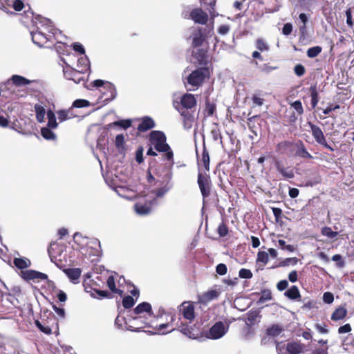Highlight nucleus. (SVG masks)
<instances>
[{
	"label": "nucleus",
	"mask_w": 354,
	"mask_h": 354,
	"mask_svg": "<svg viewBox=\"0 0 354 354\" xmlns=\"http://www.w3.org/2000/svg\"><path fill=\"white\" fill-rule=\"evenodd\" d=\"M35 30H31L30 34L34 44L43 46L48 41L53 40L57 32L50 19L39 16L35 18Z\"/></svg>",
	"instance_id": "obj_1"
},
{
	"label": "nucleus",
	"mask_w": 354,
	"mask_h": 354,
	"mask_svg": "<svg viewBox=\"0 0 354 354\" xmlns=\"http://www.w3.org/2000/svg\"><path fill=\"white\" fill-rule=\"evenodd\" d=\"M74 241L81 246V252L91 261H95L100 256V242L95 238H88L80 232L73 235Z\"/></svg>",
	"instance_id": "obj_2"
},
{
	"label": "nucleus",
	"mask_w": 354,
	"mask_h": 354,
	"mask_svg": "<svg viewBox=\"0 0 354 354\" xmlns=\"http://www.w3.org/2000/svg\"><path fill=\"white\" fill-rule=\"evenodd\" d=\"M165 135L159 131H153L150 133V142L151 146L158 151V152L164 153L163 158L165 160L171 162V164H174V153L166 142Z\"/></svg>",
	"instance_id": "obj_3"
},
{
	"label": "nucleus",
	"mask_w": 354,
	"mask_h": 354,
	"mask_svg": "<svg viewBox=\"0 0 354 354\" xmlns=\"http://www.w3.org/2000/svg\"><path fill=\"white\" fill-rule=\"evenodd\" d=\"M208 76L209 71L207 68H198L187 76L185 85L188 91H195L202 85Z\"/></svg>",
	"instance_id": "obj_4"
},
{
	"label": "nucleus",
	"mask_w": 354,
	"mask_h": 354,
	"mask_svg": "<svg viewBox=\"0 0 354 354\" xmlns=\"http://www.w3.org/2000/svg\"><path fill=\"white\" fill-rule=\"evenodd\" d=\"M92 84L93 86L100 88L99 91L102 94L100 99L103 102H108L115 98L117 91L113 84L101 80H96L93 82Z\"/></svg>",
	"instance_id": "obj_5"
},
{
	"label": "nucleus",
	"mask_w": 354,
	"mask_h": 354,
	"mask_svg": "<svg viewBox=\"0 0 354 354\" xmlns=\"http://www.w3.org/2000/svg\"><path fill=\"white\" fill-rule=\"evenodd\" d=\"M229 325H225L223 322H216L212 327L205 332V337L216 340L222 338L228 331Z\"/></svg>",
	"instance_id": "obj_6"
},
{
	"label": "nucleus",
	"mask_w": 354,
	"mask_h": 354,
	"mask_svg": "<svg viewBox=\"0 0 354 354\" xmlns=\"http://www.w3.org/2000/svg\"><path fill=\"white\" fill-rule=\"evenodd\" d=\"M197 183L199 186L203 199H205V198L208 197L210 194L212 186L210 177L206 173L203 174L201 171H199L198 174Z\"/></svg>",
	"instance_id": "obj_7"
},
{
	"label": "nucleus",
	"mask_w": 354,
	"mask_h": 354,
	"mask_svg": "<svg viewBox=\"0 0 354 354\" xmlns=\"http://www.w3.org/2000/svg\"><path fill=\"white\" fill-rule=\"evenodd\" d=\"M157 203L156 198H149L145 203L138 201L134 205L135 211L138 214L147 215L151 212L152 207L156 206Z\"/></svg>",
	"instance_id": "obj_8"
},
{
	"label": "nucleus",
	"mask_w": 354,
	"mask_h": 354,
	"mask_svg": "<svg viewBox=\"0 0 354 354\" xmlns=\"http://www.w3.org/2000/svg\"><path fill=\"white\" fill-rule=\"evenodd\" d=\"M20 97H23V95L20 94L18 88L11 86L7 91H0V104L8 101H17Z\"/></svg>",
	"instance_id": "obj_9"
},
{
	"label": "nucleus",
	"mask_w": 354,
	"mask_h": 354,
	"mask_svg": "<svg viewBox=\"0 0 354 354\" xmlns=\"http://www.w3.org/2000/svg\"><path fill=\"white\" fill-rule=\"evenodd\" d=\"M172 172L168 171L163 176L164 185L156 189L153 193L158 198L164 196L168 192H169L174 187V184L171 182Z\"/></svg>",
	"instance_id": "obj_10"
},
{
	"label": "nucleus",
	"mask_w": 354,
	"mask_h": 354,
	"mask_svg": "<svg viewBox=\"0 0 354 354\" xmlns=\"http://www.w3.org/2000/svg\"><path fill=\"white\" fill-rule=\"evenodd\" d=\"M178 310L184 319L191 323L195 318L194 306L190 301H184L178 306Z\"/></svg>",
	"instance_id": "obj_11"
},
{
	"label": "nucleus",
	"mask_w": 354,
	"mask_h": 354,
	"mask_svg": "<svg viewBox=\"0 0 354 354\" xmlns=\"http://www.w3.org/2000/svg\"><path fill=\"white\" fill-rule=\"evenodd\" d=\"M20 276L26 281H33L35 282L47 279L46 274L33 270H21Z\"/></svg>",
	"instance_id": "obj_12"
},
{
	"label": "nucleus",
	"mask_w": 354,
	"mask_h": 354,
	"mask_svg": "<svg viewBox=\"0 0 354 354\" xmlns=\"http://www.w3.org/2000/svg\"><path fill=\"white\" fill-rule=\"evenodd\" d=\"M146 326H150V323L148 319L146 318H142V321L139 320L136 322L133 317H129V322H126L127 329L131 331L139 332L142 328Z\"/></svg>",
	"instance_id": "obj_13"
},
{
	"label": "nucleus",
	"mask_w": 354,
	"mask_h": 354,
	"mask_svg": "<svg viewBox=\"0 0 354 354\" xmlns=\"http://www.w3.org/2000/svg\"><path fill=\"white\" fill-rule=\"evenodd\" d=\"M308 124L311 129L312 135L314 137L315 140L319 144L322 145L326 148L330 149V151H333V149L330 145H328L326 142V139L322 129L319 127L310 122H309Z\"/></svg>",
	"instance_id": "obj_14"
},
{
	"label": "nucleus",
	"mask_w": 354,
	"mask_h": 354,
	"mask_svg": "<svg viewBox=\"0 0 354 354\" xmlns=\"http://www.w3.org/2000/svg\"><path fill=\"white\" fill-rule=\"evenodd\" d=\"M66 64V66L63 68V73L65 78L69 80H73L76 84L80 83V82L83 80L82 77H80L81 73L78 71V70H75L71 68L68 64L63 60Z\"/></svg>",
	"instance_id": "obj_15"
},
{
	"label": "nucleus",
	"mask_w": 354,
	"mask_h": 354,
	"mask_svg": "<svg viewBox=\"0 0 354 354\" xmlns=\"http://www.w3.org/2000/svg\"><path fill=\"white\" fill-rule=\"evenodd\" d=\"M191 19L197 24H205L208 20V15L201 8H195L190 13Z\"/></svg>",
	"instance_id": "obj_16"
},
{
	"label": "nucleus",
	"mask_w": 354,
	"mask_h": 354,
	"mask_svg": "<svg viewBox=\"0 0 354 354\" xmlns=\"http://www.w3.org/2000/svg\"><path fill=\"white\" fill-rule=\"evenodd\" d=\"M220 295V289H212L200 295L198 299L201 303L208 304L209 302L216 299Z\"/></svg>",
	"instance_id": "obj_17"
},
{
	"label": "nucleus",
	"mask_w": 354,
	"mask_h": 354,
	"mask_svg": "<svg viewBox=\"0 0 354 354\" xmlns=\"http://www.w3.org/2000/svg\"><path fill=\"white\" fill-rule=\"evenodd\" d=\"M205 31H206V29L203 30L198 28L195 30L192 33V45L194 47L201 46L205 41V37H207L206 34L204 32Z\"/></svg>",
	"instance_id": "obj_18"
},
{
	"label": "nucleus",
	"mask_w": 354,
	"mask_h": 354,
	"mask_svg": "<svg viewBox=\"0 0 354 354\" xmlns=\"http://www.w3.org/2000/svg\"><path fill=\"white\" fill-rule=\"evenodd\" d=\"M35 111L36 113V119L38 122L41 123L44 122L46 111V104L43 102H39L35 105Z\"/></svg>",
	"instance_id": "obj_19"
},
{
	"label": "nucleus",
	"mask_w": 354,
	"mask_h": 354,
	"mask_svg": "<svg viewBox=\"0 0 354 354\" xmlns=\"http://www.w3.org/2000/svg\"><path fill=\"white\" fill-rule=\"evenodd\" d=\"M140 313H148L149 317L153 315L151 306L149 303L142 302L138 304L132 311L133 315H140Z\"/></svg>",
	"instance_id": "obj_20"
},
{
	"label": "nucleus",
	"mask_w": 354,
	"mask_h": 354,
	"mask_svg": "<svg viewBox=\"0 0 354 354\" xmlns=\"http://www.w3.org/2000/svg\"><path fill=\"white\" fill-rule=\"evenodd\" d=\"M181 104L184 108L192 109L196 104V100L194 95L186 93L181 98Z\"/></svg>",
	"instance_id": "obj_21"
},
{
	"label": "nucleus",
	"mask_w": 354,
	"mask_h": 354,
	"mask_svg": "<svg viewBox=\"0 0 354 354\" xmlns=\"http://www.w3.org/2000/svg\"><path fill=\"white\" fill-rule=\"evenodd\" d=\"M18 107L19 104L17 102V101H8L6 102L5 103L0 104V109L7 115H9V114H12L13 112H15L16 109H18Z\"/></svg>",
	"instance_id": "obj_22"
},
{
	"label": "nucleus",
	"mask_w": 354,
	"mask_h": 354,
	"mask_svg": "<svg viewBox=\"0 0 354 354\" xmlns=\"http://www.w3.org/2000/svg\"><path fill=\"white\" fill-rule=\"evenodd\" d=\"M198 171H201V167H203L205 171L209 170V153L205 149H203L201 158H198Z\"/></svg>",
	"instance_id": "obj_23"
},
{
	"label": "nucleus",
	"mask_w": 354,
	"mask_h": 354,
	"mask_svg": "<svg viewBox=\"0 0 354 354\" xmlns=\"http://www.w3.org/2000/svg\"><path fill=\"white\" fill-rule=\"evenodd\" d=\"M66 276L70 279L71 281L73 283L79 282V279L81 275L82 271L80 268H68L64 270Z\"/></svg>",
	"instance_id": "obj_24"
},
{
	"label": "nucleus",
	"mask_w": 354,
	"mask_h": 354,
	"mask_svg": "<svg viewBox=\"0 0 354 354\" xmlns=\"http://www.w3.org/2000/svg\"><path fill=\"white\" fill-rule=\"evenodd\" d=\"M155 127V122L151 118L145 117L142 119L141 123L138 125V129L141 132L147 131Z\"/></svg>",
	"instance_id": "obj_25"
},
{
	"label": "nucleus",
	"mask_w": 354,
	"mask_h": 354,
	"mask_svg": "<svg viewBox=\"0 0 354 354\" xmlns=\"http://www.w3.org/2000/svg\"><path fill=\"white\" fill-rule=\"evenodd\" d=\"M57 115L59 122H62L75 117V115L72 111V108H70L68 110L57 111Z\"/></svg>",
	"instance_id": "obj_26"
},
{
	"label": "nucleus",
	"mask_w": 354,
	"mask_h": 354,
	"mask_svg": "<svg viewBox=\"0 0 354 354\" xmlns=\"http://www.w3.org/2000/svg\"><path fill=\"white\" fill-rule=\"evenodd\" d=\"M14 265L19 269L23 270L30 266V261L26 257H17L13 260Z\"/></svg>",
	"instance_id": "obj_27"
},
{
	"label": "nucleus",
	"mask_w": 354,
	"mask_h": 354,
	"mask_svg": "<svg viewBox=\"0 0 354 354\" xmlns=\"http://www.w3.org/2000/svg\"><path fill=\"white\" fill-rule=\"evenodd\" d=\"M77 67L79 68L78 71L81 73H85L89 68V60L87 56L84 55L78 59Z\"/></svg>",
	"instance_id": "obj_28"
},
{
	"label": "nucleus",
	"mask_w": 354,
	"mask_h": 354,
	"mask_svg": "<svg viewBox=\"0 0 354 354\" xmlns=\"http://www.w3.org/2000/svg\"><path fill=\"white\" fill-rule=\"evenodd\" d=\"M11 80H12L13 84H15V86H13L12 87H16V88H17V86H20L28 85V84H30V82H31L30 80H29L22 76L17 75H12V77H11Z\"/></svg>",
	"instance_id": "obj_29"
},
{
	"label": "nucleus",
	"mask_w": 354,
	"mask_h": 354,
	"mask_svg": "<svg viewBox=\"0 0 354 354\" xmlns=\"http://www.w3.org/2000/svg\"><path fill=\"white\" fill-rule=\"evenodd\" d=\"M347 314V310L343 307L337 308L332 314L331 319L333 321H338L344 319Z\"/></svg>",
	"instance_id": "obj_30"
},
{
	"label": "nucleus",
	"mask_w": 354,
	"mask_h": 354,
	"mask_svg": "<svg viewBox=\"0 0 354 354\" xmlns=\"http://www.w3.org/2000/svg\"><path fill=\"white\" fill-rule=\"evenodd\" d=\"M181 115L183 117L184 128L186 129H191L194 121L193 116L188 111H183Z\"/></svg>",
	"instance_id": "obj_31"
},
{
	"label": "nucleus",
	"mask_w": 354,
	"mask_h": 354,
	"mask_svg": "<svg viewBox=\"0 0 354 354\" xmlns=\"http://www.w3.org/2000/svg\"><path fill=\"white\" fill-rule=\"evenodd\" d=\"M48 118V124L50 129H56L58 127V123L56 121V117L54 112L51 110H48L46 113Z\"/></svg>",
	"instance_id": "obj_32"
},
{
	"label": "nucleus",
	"mask_w": 354,
	"mask_h": 354,
	"mask_svg": "<svg viewBox=\"0 0 354 354\" xmlns=\"http://www.w3.org/2000/svg\"><path fill=\"white\" fill-rule=\"evenodd\" d=\"M285 295L290 299H296L300 297V293L296 286H292L286 292Z\"/></svg>",
	"instance_id": "obj_33"
},
{
	"label": "nucleus",
	"mask_w": 354,
	"mask_h": 354,
	"mask_svg": "<svg viewBox=\"0 0 354 354\" xmlns=\"http://www.w3.org/2000/svg\"><path fill=\"white\" fill-rule=\"evenodd\" d=\"M288 354H299L302 351L301 346L295 342L287 343Z\"/></svg>",
	"instance_id": "obj_34"
},
{
	"label": "nucleus",
	"mask_w": 354,
	"mask_h": 354,
	"mask_svg": "<svg viewBox=\"0 0 354 354\" xmlns=\"http://www.w3.org/2000/svg\"><path fill=\"white\" fill-rule=\"evenodd\" d=\"M310 93L311 96V104L313 108H315L319 102L318 92L316 86H311L310 87Z\"/></svg>",
	"instance_id": "obj_35"
},
{
	"label": "nucleus",
	"mask_w": 354,
	"mask_h": 354,
	"mask_svg": "<svg viewBox=\"0 0 354 354\" xmlns=\"http://www.w3.org/2000/svg\"><path fill=\"white\" fill-rule=\"evenodd\" d=\"M41 133L46 140H53L56 138L55 133L48 127L42 128Z\"/></svg>",
	"instance_id": "obj_36"
},
{
	"label": "nucleus",
	"mask_w": 354,
	"mask_h": 354,
	"mask_svg": "<svg viewBox=\"0 0 354 354\" xmlns=\"http://www.w3.org/2000/svg\"><path fill=\"white\" fill-rule=\"evenodd\" d=\"M296 155L303 158H313V156L309 153L306 148L304 147V145L301 143L298 147L296 151Z\"/></svg>",
	"instance_id": "obj_37"
},
{
	"label": "nucleus",
	"mask_w": 354,
	"mask_h": 354,
	"mask_svg": "<svg viewBox=\"0 0 354 354\" xmlns=\"http://www.w3.org/2000/svg\"><path fill=\"white\" fill-rule=\"evenodd\" d=\"M255 47L261 52L268 51L270 50L269 45L262 38H259L256 40Z\"/></svg>",
	"instance_id": "obj_38"
},
{
	"label": "nucleus",
	"mask_w": 354,
	"mask_h": 354,
	"mask_svg": "<svg viewBox=\"0 0 354 354\" xmlns=\"http://www.w3.org/2000/svg\"><path fill=\"white\" fill-rule=\"evenodd\" d=\"M106 283H107V286L109 288V289L114 293H117L120 295H122L123 294V291L120 290V289H117L115 288V279H114V277L113 276H109L107 279V281H106Z\"/></svg>",
	"instance_id": "obj_39"
},
{
	"label": "nucleus",
	"mask_w": 354,
	"mask_h": 354,
	"mask_svg": "<svg viewBox=\"0 0 354 354\" xmlns=\"http://www.w3.org/2000/svg\"><path fill=\"white\" fill-rule=\"evenodd\" d=\"M277 169L283 175V177L286 178H292L294 177V172L292 170L285 168L279 164L277 165Z\"/></svg>",
	"instance_id": "obj_40"
},
{
	"label": "nucleus",
	"mask_w": 354,
	"mask_h": 354,
	"mask_svg": "<svg viewBox=\"0 0 354 354\" xmlns=\"http://www.w3.org/2000/svg\"><path fill=\"white\" fill-rule=\"evenodd\" d=\"M272 298L271 292L269 290H264L261 291V296L257 301V304H262L264 302L270 300Z\"/></svg>",
	"instance_id": "obj_41"
},
{
	"label": "nucleus",
	"mask_w": 354,
	"mask_h": 354,
	"mask_svg": "<svg viewBox=\"0 0 354 354\" xmlns=\"http://www.w3.org/2000/svg\"><path fill=\"white\" fill-rule=\"evenodd\" d=\"M282 328L277 325H274L272 327L267 329V334L269 336L277 337L282 333Z\"/></svg>",
	"instance_id": "obj_42"
},
{
	"label": "nucleus",
	"mask_w": 354,
	"mask_h": 354,
	"mask_svg": "<svg viewBox=\"0 0 354 354\" xmlns=\"http://www.w3.org/2000/svg\"><path fill=\"white\" fill-rule=\"evenodd\" d=\"M322 47L319 46L311 47L307 50V56L310 58H314L322 52Z\"/></svg>",
	"instance_id": "obj_43"
},
{
	"label": "nucleus",
	"mask_w": 354,
	"mask_h": 354,
	"mask_svg": "<svg viewBox=\"0 0 354 354\" xmlns=\"http://www.w3.org/2000/svg\"><path fill=\"white\" fill-rule=\"evenodd\" d=\"M89 104H90V103L88 100H83V99H78L73 102L71 108L73 109V107H75V108L87 107L89 106Z\"/></svg>",
	"instance_id": "obj_44"
},
{
	"label": "nucleus",
	"mask_w": 354,
	"mask_h": 354,
	"mask_svg": "<svg viewBox=\"0 0 354 354\" xmlns=\"http://www.w3.org/2000/svg\"><path fill=\"white\" fill-rule=\"evenodd\" d=\"M268 254L264 251H260L257 254V261L263 263L264 265L268 261Z\"/></svg>",
	"instance_id": "obj_45"
},
{
	"label": "nucleus",
	"mask_w": 354,
	"mask_h": 354,
	"mask_svg": "<svg viewBox=\"0 0 354 354\" xmlns=\"http://www.w3.org/2000/svg\"><path fill=\"white\" fill-rule=\"evenodd\" d=\"M276 349L279 354H288L287 343H277L276 345Z\"/></svg>",
	"instance_id": "obj_46"
},
{
	"label": "nucleus",
	"mask_w": 354,
	"mask_h": 354,
	"mask_svg": "<svg viewBox=\"0 0 354 354\" xmlns=\"http://www.w3.org/2000/svg\"><path fill=\"white\" fill-rule=\"evenodd\" d=\"M239 276L241 279H251L253 274L250 270L241 268L239 272Z\"/></svg>",
	"instance_id": "obj_47"
},
{
	"label": "nucleus",
	"mask_w": 354,
	"mask_h": 354,
	"mask_svg": "<svg viewBox=\"0 0 354 354\" xmlns=\"http://www.w3.org/2000/svg\"><path fill=\"white\" fill-rule=\"evenodd\" d=\"M322 233L324 236H326L328 238H334L337 235V232H334L329 227H324L322 230Z\"/></svg>",
	"instance_id": "obj_48"
},
{
	"label": "nucleus",
	"mask_w": 354,
	"mask_h": 354,
	"mask_svg": "<svg viewBox=\"0 0 354 354\" xmlns=\"http://www.w3.org/2000/svg\"><path fill=\"white\" fill-rule=\"evenodd\" d=\"M135 304V301L131 296H126L122 300V305L125 308H130Z\"/></svg>",
	"instance_id": "obj_49"
},
{
	"label": "nucleus",
	"mask_w": 354,
	"mask_h": 354,
	"mask_svg": "<svg viewBox=\"0 0 354 354\" xmlns=\"http://www.w3.org/2000/svg\"><path fill=\"white\" fill-rule=\"evenodd\" d=\"M113 124L120 126L123 129H127L131 125V121L130 120H122L115 122Z\"/></svg>",
	"instance_id": "obj_50"
},
{
	"label": "nucleus",
	"mask_w": 354,
	"mask_h": 354,
	"mask_svg": "<svg viewBox=\"0 0 354 354\" xmlns=\"http://www.w3.org/2000/svg\"><path fill=\"white\" fill-rule=\"evenodd\" d=\"M216 271L219 275H225L227 273V268L224 263H219L216 267Z\"/></svg>",
	"instance_id": "obj_51"
},
{
	"label": "nucleus",
	"mask_w": 354,
	"mask_h": 354,
	"mask_svg": "<svg viewBox=\"0 0 354 354\" xmlns=\"http://www.w3.org/2000/svg\"><path fill=\"white\" fill-rule=\"evenodd\" d=\"M292 107L297 112L298 114L301 115L304 112L301 102L299 100L294 102L291 104Z\"/></svg>",
	"instance_id": "obj_52"
},
{
	"label": "nucleus",
	"mask_w": 354,
	"mask_h": 354,
	"mask_svg": "<svg viewBox=\"0 0 354 354\" xmlns=\"http://www.w3.org/2000/svg\"><path fill=\"white\" fill-rule=\"evenodd\" d=\"M333 300H334V296L331 292H326L324 293L323 301L324 303L330 304L333 303Z\"/></svg>",
	"instance_id": "obj_53"
},
{
	"label": "nucleus",
	"mask_w": 354,
	"mask_h": 354,
	"mask_svg": "<svg viewBox=\"0 0 354 354\" xmlns=\"http://www.w3.org/2000/svg\"><path fill=\"white\" fill-rule=\"evenodd\" d=\"M176 326L179 328V330L180 332H182L183 334L186 335H189L191 334V331L187 326H185V324L183 323V322H180V324L177 323Z\"/></svg>",
	"instance_id": "obj_54"
},
{
	"label": "nucleus",
	"mask_w": 354,
	"mask_h": 354,
	"mask_svg": "<svg viewBox=\"0 0 354 354\" xmlns=\"http://www.w3.org/2000/svg\"><path fill=\"white\" fill-rule=\"evenodd\" d=\"M294 71L297 76L301 77L305 73L306 69L303 65L297 64L294 68Z\"/></svg>",
	"instance_id": "obj_55"
},
{
	"label": "nucleus",
	"mask_w": 354,
	"mask_h": 354,
	"mask_svg": "<svg viewBox=\"0 0 354 354\" xmlns=\"http://www.w3.org/2000/svg\"><path fill=\"white\" fill-rule=\"evenodd\" d=\"M35 324L37 326V328L42 331L43 333L46 334H50L51 333V329L48 326H43L39 321L35 322Z\"/></svg>",
	"instance_id": "obj_56"
},
{
	"label": "nucleus",
	"mask_w": 354,
	"mask_h": 354,
	"mask_svg": "<svg viewBox=\"0 0 354 354\" xmlns=\"http://www.w3.org/2000/svg\"><path fill=\"white\" fill-rule=\"evenodd\" d=\"M73 48L75 51L80 53V54L84 55L85 50L84 46L80 43H74L73 44Z\"/></svg>",
	"instance_id": "obj_57"
},
{
	"label": "nucleus",
	"mask_w": 354,
	"mask_h": 354,
	"mask_svg": "<svg viewBox=\"0 0 354 354\" xmlns=\"http://www.w3.org/2000/svg\"><path fill=\"white\" fill-rule=\"evenodd\" d=\"M115 192L120 196L124 198H127L128 196L126 194V192H127V189L124 187H116L114 188Z\"/></svg>",
	"instance_id": "obj_58"
},
{
	"label": "nucleus",
	"mask_w": 354,
	"mask_h": 354,
	"mask_svg": "<svg viewBox=\"0 0 354 354\" xmlns=\"http://www.w3.org/2000/svg\"><path fill=\"white\" fill-rule=\"evenodd\" d=\"M297 262V258H287L283 261L280 263V266H286L289 264H296Z\"/></svg>",
	"instance_id": "obj_59"
},
{
	"label": "nucleus",
	"mask_w": 354,
	"mask_h": 354,
	"mask_svg": "<svg viewBox=\"0 0 354 354\" xmlns=\"http://www.w3.org/2000/svg\"><path fill=\"white\" fill-rule=\"evenodd\" d=\"M124 137L122 134L118 135L115 138V145L118 148L123 147Z\"/></svg>",
	"instance_id": "obj_60"
},
{
	"label": "nucleus",
	"mask_w": 354,
	"mask_h": 354,
	"mask_svg": "<svg viewBox=\"0 0 354 354\" xmlns=\"http://www.w3.org/2000/svg\"><path fill=\"white\" fill-rule=\"evenodd\" d=\"M292 30V26L290 23L286 24L282 29V32L284 35H289Z\"/></svg>",
	"instance_id": "obj_61"
},
{
	"label": "nucleus",
	"mask_w": 354,
	"mask_h": 354,
	"mask_svg": "<svg viewBox=\"0 0 354 354\" xmlns=\"http://www.w3.org/2000/svg\"><path fill=\"white\" fill-rule=\"evenodd\" d=\"M346 24L349 27H352L353 25V22L352 20V14L351 9L348 8L346 11Z\"/></svg>",
	"instance_id": "obj_62"
},
{
	"label": "nucleus",
	"mask_w": 354,
	"mask_h": 354,
	"mask_svg": "<svg viewBox=\"0 0 354 354\" xmlns=\"http://www.w3.org/2000/svg\"><path fill=\"white\" fill-rule=\"evenodd\" d=\"M351 330V326L349 324H346L338 328V333L339 334L349 333Z\"/></svg>",
	"instance_id": "obj_63"
},
{
	"label": "nucleus",
	"mask_w": 354,
	"mask_h": 354,
	"mask_svg": "<svg viewBox=\"0 0 354 354\" xmlns=\"http://www.w3.org/2000/svg\"><path fill=\"white\" fill-rule=\"evenodd\" d=\"M218 232L221 236H225L227 235L228 230L224 224H221L218 227Z\"/></svg>",
	"instance_id": "obj_64"
}]
</instances>
